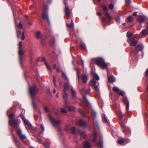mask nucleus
Segmentation results:
<instances>
[{"label": "nucleus", "instance_id": "obj_1", "mask_svg": "<svg viewBox=\"0 0 148 148\" xmlns=\"http://www.w3.org/2000/svg\"><path fill=\"white\" fill-rule=\"evenodd\" d=\"M14 115L13 114H10L8 115L9 119V124L10 126H13L15 132L21 139H24L26 138V136L21 134V130L19 129L17 122L20 121L19 120H15L14 118Z\"/></svg>", "mask_w": 148, "mask_h": 148}, {"label": "nucleus", "instance_id": "obj_2", "mask_svg": "<svg viewBox=\"0 0 148 148\" xmlns=\"http://www.w3.org/2000/svg\"><path fill=\"white\" fill-rule=\"evenodd\" d=\"M69 89H70L72 92V95L73 98V99H75L76 97V92L75 90L73 88L72 86L69 85L67 83L65 84L64 86V90H63V96L64 98H66L67 97V95L65 91Z\"/></svg>", "mask_w": 148, "mask_h": 148}, {"label": "nucleus", "instance_id": "obj_3", "mask_svg": "<svg viewBox=\"0 0 148 148\" xmlns=\"http://www.w3.org/2000/svg\"><path fill=\"white\" fill-rule=\"evenodd\" d=\"M29 93L31 97L32 100V104L34 107H36V104L35 103V101L34 100L33 96L35 95L38 92V89L36 86L34 85L31 87L29 88Z\"/></svg>", "mask_w": 148, "mask_h": 148}, {"label": "nucleus", "instance_id": "obj_4", "mask_svg": "<svg viewBox=\"0 0 148 148\" xmlns=\"http://www.w3.org/2000/svg\"><path fill=\"white\" fill-rule=\"evenodd\" d=\"M97 64L102 69H105L107 67V64L105 63L104 61L101 58H98L95 61Z\"/></svg>", "mask_w": 148, "mask_h": 148}, {"label": "nucleus", "instance_id": "obj_5", "mask_svg": "<svg viewBox=\"0 0 148 148\" xmlns=\"http://www.w3.org/2000/svg\"><path fill=\"white\" fill-rule=\"evenodd\" d=\"M22 42L20 41L19 42L18 44L19 58L20 60H22L23 56L25 53V51L22 49Z\"/></svg>", "mask_w": 148, "mask_h": 148}, {"label": "nucleus", "instance_id": "obj_6", "mask_svg": "<svg viewBox=\"0 0 148 148\" xmlns=\"http://www.w3.org/2000/svg\"><path fill=\"white\" fill-rule=\"evenodd\" d=\"M134 37H130L128 39V42L131 46H135L137 43L138 40H134Z\"/></svg>", "mask_w": 148, "mask_h": 148}, {"label": "nucleus", "instance_id": "obj_7", "mask_svg": "<svg viewBox=\"0 0 148 148\" xmlns=\"http://www.w3.org/2000/svg\"><path fill=\"white\" fill-rule=\"evenodd\" d=\"M51 123L54 126H58L60 123V120H56L54 119L53 117L50 115L49 116Z\"/></svg>", "mask_w": 148, "mask_h": 148}, {"label": "nucleus", "instance_id": "obj_8", "mask_svg": "<svg viewBox=\"0 0 148 148\" xmlns=\"http://www.w3.org/2000/svg\"><path fill=\"white\" fill-rule=\"evenodd\" d=\"M96 82L94 79H92L91 81V84L92 86H94V88L95 90L96 91H98L99 89L98 88V86H97L96 85Z\"/></svg>", "mask_w": 148, "mask_h": 148}, {"label": "nucleus", "instance_id": "obj_9", "mask_svg": "<svg viewBox=\"0 0 148 148\" xmlns=\"http://www.w3.org/2000/svg\"><path fill=\"white\" fill-rule=\"evenodd\" d=\"M35 37L37 39H40L41 40H42V35L40 32L39 31H37L36 32Z\"/></svg>", "mask_w": 148, "mask_h": 148}, {"label": "nucleus", "instance_id": "obj_10", "mask_svg": "<svg viewBox=\"0 0 148 148\" xmlns=\"http://www.w3.org/2000/svg\"><path fill=\"white\" fill-rule=\"evenodd\" d=\"M81 77L83 82L84 84L86 83L88 79L87 76L85 74H83L81 75Z\"/></svg>", "mask_w": 148, "mask_h": 148}, {"label": "nucleus", "instance_id": "obj_11", "mask_svg": "<svg viewBox=\"0 0 148 148\" xmlns=\"http://www.w3.org/2000/svg\"><path fill=\"white\" fill-rule=\"evenodd\" d=\"M64 11L65 15L68 17H69L70 16V10L68 7L66 6Z\"/></svg>", "mask_w": 148, "mask_h": 148}, {"label": "nucleus", "instance_id": "obj_12", "mask_svg": "<svg viewBox=\"0 0 148 148\" xmlns=\"http://www.w3.org/2000/svg\"><path fill=\"white\" fill-rule=\"evenodd\" d=\"M64 104L65 107H67L68 109L70 111H74L75 110V108L74 107L72 106H67V104L66 102H64Z\"/></svg>", "mask_w": 148, "mask_h": 148}, {"label": "nucleus", "instance_id": "obj_13", "mask_svg": "<svg viewBox=\"0 0 148 148\" xmlns=\"http://www.w3.org/2000/svg\"><path fill=\"white\" fill-rule=\"evenodd\" d=\"M84 147L85 148H90L91 145L90 143L86 141L84 142Z\"/></svg>", "mask_w": 148, "mask_h": 148}, {"label": "nucleus", "instance_id": "obj_14", "mask_svg": "<svg viewBox=\"0 0 148 148\" xmlns=\"http://www.w3.org/2000/svg\"><path fill=\"white\" fill-rule=\"evenodd\" d=\"M22 119H23V121L24 123H25V124L26 125L28 126H29L30 127H32V125L25 118L23 117Z\"/></svg>", "mask_w": 148, "mask_h": 148}, {"label": "nucleus", "instance_id": "obj_15", "mask_svg": "<svg viewBox=\"0 0 148 148\" xmlns=\"http://www.w3.org/2000/svg\"><path fill=\"white\" fill-rule=\"evenodd\" d=\"M143 46L142 44L138 45L136 48V51H139L143 49Z\"/></svg>", "mask_w": 148, "mask_h": 148}, {"label": "nucleus", "instance_id": "obj_16", "mask_svg": "<svg viewBox=\"0 0 148 148\" xmlns=\"http://www.w3.org/2000/svg\"><path fill=\"white\" fill-rule=\"evenodd\" d=\"M42 60L44 62L45 64L46 65V66L48 69V70H51L50 68L49 67L47 62V60H46L45 58L44 57H42Z\"/></svg>", "mask_w": 148, "mask_h": 148}, {"label": "nucleus", "instance_id": "obj_17", "mask_svg": "<svg viewBox=\"0 0 148 148\" xmlns=\"http://www.w3.org/2000/svg\"><path fill=\"white\" fill-rule=\"evenodd\" d=\"M86 122L82 120H79L78 122V124L79 126H86Z\"/></svg>", "mask_w": 148, "mask_h": 148}, {"label": "nucleus", "instance_id": "obj_18", "mask_svg": "<svg viewBox=\"0 0 148 148\" xmlns=\"http://www.w3.org/2000/svg\"><path fill=\"white\" fill-rule=\"evenodd\" d=\"M42 18L44 19L47 20L49 24L50 23V22L48 17V14L47 13H43L42 14Z\"/></svg>", "mask_w": 148, "mask_h": 148}, {"label": "nucleus", "instance_id": "obj_19", "mask_svg": "<svg viewBox=\"0 0 148 148\" xmlns=\"http://www.w3.org/2000/svg\"><path fill=\"white\" fill-rule=\"evenodd\" d=\"M145 17L144 16H140V17L137 19V21L140 23H143L145 20Z\"/></svg>", "mask_w": 148, "mask_h": 148}, {"label": "nucleus", "instance_id": "obj_20", "mask_svg": "<svg viewBox=\"0 0 148 148\" xmlns=\"http://www.w3.org/2000/svg\"><path fill=\"white\" fill-rule=\"evenodd\" d=\"M108 79L109 82H113L115 81L113 75L108 77Z\"/></svg>", "mask_w": 148, "mask_h": 148}, {"label": "nucleus", "instance_id": "obj_21", "mask_svg": "<svg viewBox=\"0 0 148 148\" xmlns=\"http://www.w3.org/2000/svg\"><path fill=\"white\" fill-rule=\"evenodd\" d=\"M126 19L127 21L129 22H132L134 20V19L132 16H130L127 17Z\"/></svg>", "mask_w": 148, "mask_h": 148}, {"label": "nucleus", "instance_id": "obj_22", "mask_svg": "<svg viewBox=\"0 0 148 148\" xmlns=\"http://www.w3.org/2000/svg\"><path fill=\"white\" fill-rule=\"evenodd\" d=\"M68 28H73L74 27V24L73 22V21L72 20L71 22V24L70 25H69L68 23L66 24Z\"/></svg>", "mask_w": 148, "mask_h": 148}, {"label": "nucleus", "instance_id": "obj_23", "mask_svg": "<svg viewBox=\"0 0 148 148\" xmlns=\"http://www.w3.org/2000/svg\"><path fill=\"white\" fill-rule=\"evenodd\" d=\"M102 121L104 123H107L108 121L104 114H102Z\"/></svg>", "mask_w": 148, "mask_h": 148}, {"label": "nucleus", "instance_id": "obj_24", "mask_svg": "<svg viewBox=\"0 0 148 148\" xmlns=\"http://www.w3.org/2000/svg\"><path fill=\"white\" fill-rule=\"evenodd\" d=\"M105 14L106 17L107 18L109 21H110L111 20V18L108 12H106Z\"/></svg>", "mask_w": 148, "mask_h": 148}, {"label": "nucleus", "instance_id": "obj_25", "mask_svg": "<svg viewBox=\"0 0 148 148\" xmlns=\"http://www.w3.org/2000/svg\"><path fill=\"white\" fill-rule=\"evenodd\" d=\"M112 90L116 92H119L120 90L116 86L114 87L113 88Z\"/></svg>", "mask_w": 148, "mask_h": 148}, {"label": "nucleus", "instance_id": "obj_26", "mask_svg": "<svg viewBox=\"0 0 148 148\" xmlns=\"http://www.w3.org/2000/svg\"><path fill=\"white\" fill-rule=\"evenodd\" d=\"M78 133L79 134L82 136H84L86 135V133L85 132H82L79 130H78Z\"/></svg>", "mask_w": 148, "mask_h": 148}, {"label": "nucleus", "instance_id": "obj_27", "mask_svg": "<svg viewBox=\"0 0 148 148\" xmlns=\"http://www.w3.org/2000/svg\"><path fill=\"white\" fill-rule=\"evenodd\" d=\"M94 78L95 79L99 80V76L97 74L95 73L93 75Z\"/></svg>", "mask_w": 148, "mask_h": 148}, {"label": "nucleus", "instance_id": "obj_28", "mask_svg": "<svg viewBox=\"0 0 148 148\" xmlns=\"http://www.w3.org/2000/svg\"><path fill=\"white\" fill-rule=\"evenodd\" d=\"M93 138L92 140V141L93 142H95L96 141V138H97V134L96 133H95L93 135Z\"/></svg>", "mask_w": 148, "mask_h": 148}, {"label": "nucleus", "instance_id": "obj_29", "mask_svg": "<svg viewBox=\"0 0 148 148\" xmlns=\"http://www.w3.org/2000/svg\"><path fill=\"white\" fill-rule=\"evenodd\" d=\"M18 27H17L16 26V30H17ZM21 33L20 31H17V36L18 38H19L20 37V34H21Z\"/></svg>", "mask_w": 148, "mask_h": 148}, {"label": "nucleus", "instance_id": "obj_30", "mask_svg": "<svg viewBox=\"0 0 148 148\" xmlns=\"http://www.w3.org/2000/svg\"><path fill=\"white\" fill-rule=\"evenodd\" d=\"M85 90V93L86 94H90V88H88L87 90Z\"/></svg>", "mask_w": 148, "mask_h": 148}, {"label": "nucleus", "instance_id": "obj_31", "mask_svg": "<svg viewBox=\"0 0 148 148\" xmlns=\"http://www.w3.org/2000/svg\"><path fill=\"white\" fill-rule=\"evenodd\" d=\"M125 141L123 139H121L118 140V143L119 144H121Z\"/></svg>", "mask_w": 148, "mask_h": 148}, {"label": "nucleus", "instance_id": "obj_32", "mask_svg": "<svg viewBox=\"0 0 148 148\" xmlns=\"http://www.w3.org/2000/svg\"><path fill=\"white\" fill-rule=\"evenodd\" d=\"M81 46L85 50H86V46L84 44H83V43L81 44Z\"/></svg>", "mask_w": 148, "mask_h": 148}, {"label": "nucleus", "instance_id": "obj_33", "mask_svg": "<svg viewBox=\"0 0 148 148\" xmlns=\"http://www.w3.org/2000/svg\"><path fill=\"white\" fill-rule=\"evenodd\" d=\"M142 33L143 35L145 36L147 34V31L146 30H143L142 32Z\"/></svg>", "mask_w": 148, "mask_h": 148}, {"label": "nucleus", "instance_id": "obj_34", "mask_svg": "<svg viewBox=\"0 0 148 148\" xmlns=\"http://www.w3.org/2000/svg\"><path fill=\"white\" fill-rule=\"evenodd\" d=\"M61 112L63 113H66L67 112V111L65 109L62 108L61 109Z\"/></svg>", "mask_w": 148, "mask_h": 148}, {"label": "nucleus", "instance_id": "obj_35", "mask_svg": "<svg viewBox=\"0 0 148 148\" xmlns=\"http://www.w3.org/2000/svg\"><path fill=\"white\" fill-rule=\"evenodd\" d=\"M125 2L127 5L129 6L131 3V0H126Z\"/></svg>", "mask_w": 148, "mask_h": 148}, {"label": "nucleus", "instance_id": "obj_36", "mask_svg": "<svg viewBox=\"0 0 148 148\" xmlns=\"http://www.w3.org/2000/svg\"><path fill=\"white\" fill-rule=\"evenodd\" d=\"M127 37H128L130 38V37H134L133 36H131V34L130 32L129 31H128L127 32Z\"/></svg>", "mask_w": 148, "mask_h": 148}, {"label": "nucleus", "instance_id": "obj_37", "mask_svg": "<svg viewBox=\"0 0 148 148\" xmlns=\"http://www.w3.org/2000/svg\"><path fill=\"white\" fill-rule=\"evenodd\" d=\"M98 144H99V145L101 147H103V141L102 140L99 141Z\"/></svg>", "mask_w": 148, "mask_h": 148}, {"label": "nucleus", "instance_id": "obj_38", "mask_svg": "<svg viewBox=\"0 0 148 148\" xmlns=\"http://www.w3.org/2000/svg\"><path fill=\"white\" fill-rule=\"evenodd\" d=\"M114 7V5L112 3L110 4L109 5V8L111 10L113 9Z\"/></svg>", "mask_w": 148, "mask_h": 148}, {"label": "nucleus", "instance_id": "obj_39", "mask_svg": "<svg viewBox=\"0 0 148 148\" xmlns=\"http://www.w3.org/2000/svg\"><path fill=\"white\" fill-rule=\"evenodd\" d=\"M102 8L104 11L108 9L107 7L104 5L102 6Z\"/></svg>", "mask_w": 148, "mask_h": 148}, {"label": "nucleus", "instance_id": "obj_40", "mask_svg": "<svg viewBox=\"0 0 148 148\" xmlns=\"http://www.w3.org/2000/svg\"><path fill=\"white\" fill-rule=\"evenodd\" d=\"M123 101L124 103H127V102H129L126 98H124L123 99Z\"/></svg>", "mask_w": 148, "mask_h": 148}, {"label": "nucleus", "instance_id": "obj_41", "mask_svg": "<svg viewBox=\"0 0 148 148\" xmlns=\"http://www.w3.org/2000/svg\"><path fill=\"white\" fill-rule=\"evenodd\" d=\"M71 132L73 134H74L75 132V127H73L71 129Z\"/></svg>", "mask_w": 148, "mask_h": 148}, {"label": "nucleus", "instance_id": "obj_42", "mask_svg": "<svg viewBox=\"0 0 148 148\" xmlns=\"http://www.w3.org/2000/svg\"><path fill=\"white\" fill-rule=\"evenodd\" d=\"M53 81L54 84V85L55 87H56V77L54 76H53Z\"/></svg>", "mask_w": 148, "mask_h": 148}, {"label": "nucleus", "instance_id": "obj_43", "mask_svg": "<svg viewBox=\"0 0 148 148\" xmlns=\"http://www.w3.org/2000/svg\"><path fill=\"white\" fill-rule=\"evenodd\" d=\"M129 102H127V103L126 105V110H128L129 109Z\"/></svg>", "mask_w": 148, "mask_h": 148}, {"label": "nucleus", "instance_id": "obj_44", "mask_svg": "<svg viewBox=\"0 0 148 148\" xmlns=\"http://www.w3.org/2000/svg\"><path fill=\"white\" fill-rule=\"evenodd\" d=\"M118 93L120 95H121L122 96L123 95L125 94L124 92L123 91H121L120 90Z\"/></svg>", "mask_w": 148, "mask_h": 148}, {"label": "nucleus", "instance_id": "obj_45", "mask_svg": "<svg viewBox=\"0 0 148 148\" xmlns=\"http://www.w3.org/2000/svg\"><path fill=\"white\" fill-rule=\"evenodd\" d=\"M22 35L21 38V39L22 40H24L25 38V36L24 35V32H23L22 33Z\"/></svg>", "mask_w": 148, "mask_h": 148}, {"label": "nucleus", "instance_id": "obj_46", "mask_svg": "<svg viewBox=\"0 0 148 148\" xmlns=\"http://www.w3.org/2000/svg\"><path fill=\"white\" fill-rule=\"evenodd\" d=\"M115 20L117 22H119L120 20V18L119 17L117 16L115 18Z\"/></svg>", "mask_w": 148, "mask_h": 148}, {"label": "nucleus", "instance_id": "obj_47", "mask_svg": "<svg viewBox=\"0 0 148 148\" xmlns=\"http://www.w3.org/2000/svg\"><path fill=\"white\" fill-rule=\"evenodd\" d=\"M102 22L103 23V25H104V23L103 22H104L106 21V18L104 17H102Z\"/></svg>", "mask_w": 148, "mask_h": 148}, {"label": "nucleus", "instance_id": "obj_48", "mask_svg": "<svg viewBox=\"0 0 148 148\" xmlns=\"http://www.w3.org/2000/svg\"><path fill=\"white\" fill-rule=\"evenodd\" d=\"M62 74L63 75V76L64 77V78H65V79H67V78L66 77V75H65V74L62 71Z\"/></svg>", "mask_w": 148, "mask_h": 148}, {"label": "nucleus", "instance_id": "obj_49", "mask_svg": "<svg viewBox=\"0 0 148 148\" xmlns=\"http://www.w3.org/2000/svg\"><path fill=\"white\" fill-rule=\"evenodd\" d=\"M18 27L20 29H21L22 28L23 26L21 23H20L18 25Z\"/></svg>", "mask_w": 148, "mask_h": 148}, {"label": "nucleus", "instance_id": "obj_50", "mask_svg": "<svg viewBox=\"0 0 148 148\" xmlns=\"http://www.w3.org/2000/svg\"><path fill=\"white\" fill-rule=\"evenodd\" d=\"M44 109H45V111L46 112H47L48 111H49V110H48V108L46 106L45 107H44Z\"/></svg>", "mask_w": 148, "mask_h": 148}, {"label": "nucleus", "instance_id": "obj_51", "mask_svg": "<svg viewBox=\"0 0 148 148\" xmlns=\"http://www.w3.org/2000/svg\"><path fill=\"white\" fill-rule=\"evenodd\" d=\"M145 74L146 75H148V68L147 69L146 71H145Z\"/></svg>", "mask_w": 148, "mask_h": 148}, {"label": "nucleus", "instance_id": "obj_52", "mask_svg": "<svg viewBox=\"0 0 148 148\" xmlns=\"http://www.w3.org/2000/svg\"><path fill=\"white\" fill-rule=\"evenodd\" d=\"M80 113L81 114H82L84 116H86L85 114L84 113V112H83L82 111H81V112H80Z\"/></svg>", "mask_w": 148, "mask_h": 148}, {"label": "nucleus", "instance_id": "obj_53", "mask_svg": "<svg viewBox=\"0 0 148 148\" xmlns=\"http://www.w3.org/2000/svg\"><path fill=\"white\" fill-rule=\"evenodd\" d=\"M94 115L95 117L96 115V113L95 111H93L92 113Z\"/></svg>", "mask_w": 148, "mask_h": 148}, {"label": "nucleus", "instance_id": "obj_54", "mask_svg": "<svg viewBox=\"0 0 148 148\" xmlns=\"http://www.w3.org/2000/svg\"><path fill=\"white\" fill-rule=\"evenodd\" d=\"M41 129H42V131H44V127H43V126H42V125H41Z\"/></svg>", "mask_w": 148, "mask_h": 148}, {"label": "nucleus", "instance_id": "obj_55", "mask_svg": "<svg viewBox=\"0 0 148 148\" xmlns=\"http://www.w3.org/2000/svg\"><path fill=\"white\" fill-rule=\"evenodd\" d=\"M83 98L84 99H85L87 101H88L87 98L85 96L83 95Z\"/></svg>", "mask_w": 148, "mask_h": 148}, {"label": "nucleus", "instance_id": "obj_56", "mask_svg": "<svg viewBox=\"0 0 148 148\" xmlns=\"http://www.w3.org/2000/svg\"><path fill=\"white\" fill-rule=\"evenodd\" d=\"M97 14L99 16H100L102 14L100 12H97Z\"/></svg>", "mask_w": 148, "mask_h": 148}, {"label": "nucleus", "instance_id": "obj_57", "mask_svg": "<svg viewBox=\"0 0 148 148\" xmlns=\"http://www.w3.org/2000/svg\"><path fill=\"white\" fill-rule=\"evenodd\" d=\"M137 12H134L133 14V15L134 16H136L137 15Z\"/></svg>", "mask_w": 148, "mask_h": 148}, {"label": "nucleus", "instance_id": "obj_58", "mask_svg": "<svg viewBox=\"0 0 148 148\" xmlns=\"http://www.w3.org/2000/svg\"><path fill=\"white\" fill-rule=\"evenodd\" d=\"M77 76L78 77V80H79V74L78 72H77Z\"/></svg>", "mask_w": 148, "mask_h": 148}, {"label": "nucleus", "instance_id": "obj_59", "mask_svg": "<svg viewBox=\"0 0 148 148\" xmlns=\"http://www.w3.org/2000/svg\"><path fill=\"white\" fill-rule=\"evenodd\" d=\"M82 64L83 67H84V62H83V61L82 60Z\"/></svg>", "mask_w": 148, "mask_h": 148}, {"label": "nucleus", "instance_id": "obj_60", "mask_svg": "<svg viewBox=\"0 0 148 148\" xmlns=\"http://www.w3.org/2000/svg\"><path fill=\"white\" fill-rule=\"evenodd\" d=\"M44 145L45 146L46 148H48V146H47L45 144V143H43Z\"/></svg>", "mask_w": 148, "mask_h": 148}, {"label": "nucleus", "instance_id": "obj_61", "mask_svg": "<svg viewBox=\"0 0 148 148\" xmlns=\"http://www.w3.org/2000/svg\"><path fill=\"white\" fill-rule=\"evenodd\" d=\"M119 119H123V117L121 116H119Z\"/></svg>", "mask_w": 148, "mask_h": 148}, {"label": "nucleus", "instance_id": "obj_62", "mask_svg": "<svg viewBox=\"0 0 148 148\" xmlns=\"http://www.w3.org/2000/svg\"><path fill=\"white\" fill-rule=\"evenodd\" d=\"M14 141H15V142H16V137H15V136H14Z\"/></svg>", "mask_w": 148, "mask_h": 148}, {"label": "nucleus", "instance_id": "obj_63", "mask_svg": "<svg viewBox=\"0 0 148 148\" xmlns=\"http://www.w3.org/2000/svg\"><path fill=\"white\" fill-rule=\"evenodd\" d=\"M56 90L55 89H54L53 90V93H55L56 92Z\"/></svg>", "mask_w": 148, "mask_h": 148}, {"label": "nucleus", "instance_id": "obj_64", "mask_svg": "<svg viewBox=\"0 0 148 148\" xmlns=\"http://www.w3.org/2000/svg\"><path fill=\"white\" fill-rule=\"evenodd\" d=\"M54 69H56V65L55 64H54Z\"/></svg>", "mask_w": 148, "mask_h": 148}]
</instances>
